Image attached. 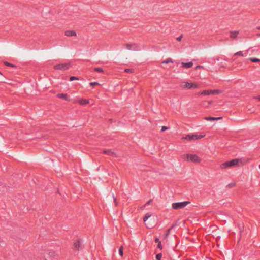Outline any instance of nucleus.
Instances as JSON below:
<instances>
[{
	"mask_svg": "<svg viewBox=\"0 0 260 260\" xmlns=\"http://www.w3.org/2000/svg\"><path fill=\"white\" fill-rule=\"evenodd\" d=\"M180 87L182 88L185 89H191V88H196L197 87V84L192 83H189L188 82H183L180 84Z\"/></svg>",
	"mask_w": 260,
	"mask_h": 260,
	"instance_id": "423d86ee",
	"label": "nucleus"
},
{
	"mask_svg": "<svg viewBox=\"0 0 260 260\" xmlns=\"http://www.w3.org/2000/svg\"><path fill=\"white\" fill-rule=\"evenodd\" d=\"M190 203L189 201L174 203L172 204V208L175 210L182 209L190 204Z\"/></svg>",
	"mask_w": 260,
	"mask_h": 260,
	"instance_id": "7ed1b4c3",
	"label": "nucleus"
},
{
	"mask_svg": "<svg viewBox=\"0 0 260 260\" xmlns=\"http://www.w3.org/2000/svg\"><path fill=\"white\" fill-rule=\"evenodd\" d=\"M65 35L67 37L76 36V32L75 30H67L65 31Z\"/></svg>",
	"mask_w": 260,
	"mask_h": 260,
	"instance_id": "9b49d317",
	"label": "nucleus"
},
{
	"mask_svg": "<svg viewBox=\"0 0 260 260\" xmlns=\"http://www.w3.org/2000/svg\"><path fill=\"white\" fill-rule=\"evenodd\" d=\"M57 255L55 251H50L45 254L44 258L45 260H52V259L55 258Z\"/></svg>",
	"mask_w": 260,
	"mask_h": 260,
	"instance_id": "0eeeda50",
	"label": "nucleus"
},
{
	"mask_svg": "<svg viewBox=\"0 0 260 260\" xmlns=\"http://www.w3.org/2000/svg\"><path fill=\"white\" fill-rule=\"evenodd\" d=\"M157 248L160 249H162V245H161V242H159L158 245H157Z\"/></svg>",
	"mask_w": 260,
	"mask_h": 260,
	"instance_id": "2f4dec72",
	"label": "nucleus"
},
{
	"mask_svg": "<svg viewBox=\"0 0 260 260\" xmlns=\"http://www.w3.org/2000/svg\"><path fill=\"white\" fill-rule=\"evenodd\" d=\"M90 85L92 86H93L95 85H99V83L98 82H90Z\"/></svg>",
	"mask_w": 260,
	"mask_h": 260,
	"instance_id": "7c9ffc66",
	"label": "nucleus"
},
{
	"mask_svg": "<svg viewBox=\"0 0 260 260\" xmlns=\"http://www.w3.org/2000/svg\"><path fill=\"white\" fill-rule=\"evenodd\" d=\"M56 96L57 98L63 99L66 101L69 100V97L66 93H59Z\"/></svg>",
	"mask_w": 260,
	"mask_h": 260,
	"instance_id": "f8f14e48",
	"label": "nucleus"
},
{
	"mask_svg": "<svg viewBox=\"0 0 260 260\" xmlns=\"http://www.w3.org/2000/svg\"><path fill=\"white\" fill-rule=\"evenodd\" d=\"M236 185V184L234 182H232L228 184L226 186V188H232Z\"/></svg>",
	"mask_w": 260,
	"mask_h": 260,
	"instance_id": "412c9836",
	"label": "nucleus"
},
{
	"mask_svg": "<svg viewBox=\"0 0 260 260\" xmlns=\"http://www.w3.org/2000/svg\"><path fill=\"white\" fill-rule=\"evenodd\" d=\"M126 48L129 50H139V47L136 44H126Z\"/></svg>",
	"mask_w": 260,
	"mask_h": 260,
	"instance_id": "9d476101",
	"label": "nucleus"
},
{
	"mask_svg": "<svg viewBox=\"0 0 260 260\" xmlns=\"http://www.w3.org/2000/svg\"><path fill=\"white\" fill-rule=\"evenodd\" d=\"M221 117H206L205 119L208 121H214L215 120H218L221 119Z\"/></svg>",
	"mask_w": 260,
	"mask_h": 260,
	"instance_id": "dca6fc26",
	"label": "nucleus"
},
{
	"mask_svg": "<svg viewBox=\"0 0 260 260\" xmlns=\"http://www.w3.org/2000/svg\"><path fill=\"white\" fill-rule=\"evenodd\" d=\"M172 62H173V60H172V59L170 58H167L166 60L163 61L162 62V63L168 64L169 63H172Z\"/></svg>",
	"mask_w": 260,
	"mask_h": 260,
	"instance_id": "6ab92c4d",
	"label": "nucleus"
},
{
	"mask_svg": "<svg viewBox=\"0 0 260 260\" xmlns=\"http://www.w3.org/2000/svg\"><path fill=\"white\" fill-rule=\"evenodd\" d=\"M82 243V240H77L74 244V249L78 251L82 249L83 248Z\"/></svg>",
	"mask_w": 260,
	"mask_h": 260,
	"instance_id": "1a4fd4ad",
	"label": "nucleus"
},
{
	"mask_svg": "<svg viewBox=\"0 0 260 260\" xmlns=\"http://www.w3.org/2000/svg\"><path fill=\"white\" fill-rule=\"evenodd\" d=\"M143 220L144 222H146V219H147V218H146V214H145L144 216H143Z\"/></svg>",
	"mask_w": 260,
	"mask_h": 260,
	"instance_id": "f704fd0d",
	"label": "nucleus"
},
{
	"mask_svg": "<svg viewBox=\"0 0 260 260\" xmlns=\"http://www.w3.org/2000/svg\"><path fill=\"white\" fill-rule=\"evenodd\" d=\"M113 200H114V201L115 203V205H117V203L116 202V198L114 197V195L113 194Z\"/></svg>",
	"mask_w": 260,
	"mask_h": 260,
	"instance_id": "72a5a7b5",
	"label": "nucleus"
},
{
	"mask_svg": "<svg viewBox=\"0 0 260 260\" xmlns=\"http://www.w3.org/2000/svg\"><path fill=\"white\" fill-rule=\"evenodd\" d=\"M257 29L260 30V26H257L256 28Z\"/></svg>",
	"mask_w": 260,
	"mask_h": 260,
	"instance_id": "a19ab883",
	"label": "nucleus"
},
{
	"mask_svg": "<svg viewBox=\"0 0 260 260\" xmlns=\"http://www.w3.org/2000/svg\"><path fill=\"white\" fill-rule=\"evenodd\" d=\"M170 230H171V229H168V230L167 231V234H166V236H167L169 234V233H170Z\"/></svg>",
	"mask_w": 260,
	"mask_h": 260,
	"instance_id": "c9c22d12",
	"label": "nucleus"
},
{
	"mask_svg": "<svg viewBox=\"0 0 260 260\" xmlns=\"http://www.w3.org/2000/svg\"><path fill=\"white\" fill-rule=\"evenodd\" d=\"M254 98L260 101V95L255 96Z\"/></svg>",
	"mask_w": 260,
	"mask_h": 260,
	"instance_id": "e433bc0d",
	"label": "nucleus"
},
{
	"mask_svg": "<svg viewBox=\"0 0 260 260\" xmlns=\"http://www.w3.org/2000/svg\"><path fill=\"white\" fill-rule=\"evenodd\" d=\"M182 38V35L180 36L177 38V40L178 41H180Z\"/></svg>",
	"mask_w": 260,
	"mask_h": 260,
	"instance_id": "473e14b6",
	"label": "nucleus"
},
{
	"mask_svg": "<svg viewBox=\"0 0 260 260\" xmlns=\"http://www.w3.org/2000/svg\"><path fill=\"white\" fill-rule=\"evenodd\" d=\"M234 55L235 56H244V54H243L242 51H240L239 52H237L235 53L234 54Z\"/></svg>",
	"mask_w": 260,
	"mask_h": 260,
	"instance_id": "4be33fe9",
	"label": "nucleus"
},
{
	"mask_svg": "<svg viewBox=\"0 0 260 260\" xmlns=\"http://www.w3.org/2000/svg\"><path fill=\"white\" fill-rule=\"evenodd\" d=\"M152 200H150L148 201H147V205H149L151 203V202H152Z\"/></svg>",
	"mask_w": 260,
	"mask_h": 260,
	"instance_id": "4c0bfd02",
	"label": "nucleus"
},
{
	"mask_svg": "<svg viewBox=\"0 0 260 260\" xmlns=\"http://www.w3.org/2000/svg\"><path fill=\"white\" fill-rule=\"evenodd\" d=\"M193 66V63L191 62H187V63H182V66L183 67L186 68L187 69L191 68Z\"/></svg>",
	"mask_w": 260,
	"mask_h": 260,
	"instance_id": "2eb2a0df",
	"label": "nucleus"
},
{
	"mask_svg": "<svg viewBox=\"0 0 260 260\" xmlns=\"http://www.w3.org/2000/svg\"><path fill=\"white\" fill-rule=\"evenodd\" d=\"M169 129V127H167L166 126H162L161 127V132H164L166 130H167V129Z\"/></svg>",
	"mask_w": 260,
	"mask_h": 260,
	"instance_id": "cd10ccee",
	"label": "nucleus"
},
{
	"mask_svg": "<svg viewBox=\"0 0 260 260\" xmlns=\"http://www.w3.org/2000/svg\"><path fill=\"white\" fill-rule=\"evenodd\" d=\"M196 68H203V67L200 65L197 66Z\"/></svg>",
	"mask_w": 260,
	"mask_h": 260,
	"instance_id": "58836bf2",
	"label": "nucleus"
},
{
	"mask_svg": "<svg viewBox=\"0 0 260 260\" xmlns=\"http://www.w3.org/2000/svg\"><path fill=\"white\" fill-rule=\"evenodd\" d=\"M212 94H216L221 92L219 90H212Z\"/></svg>",
	"mask_w": 260,
	"mask_h": 260,
	"instance_id": "c85d7f7f",
	"label": "nucleus"
},
{
	"mask_svg": "<svg viewBox=\"0 0 260 260\" xmlns=\"http://www.w3.org/2000/svg\"><path fill=\"white\" fill-rule=\"evenodd\" d=\"M94 71L95 72H100V73H102V72H104L103 69L101 68H99V67L95 68L94 69Z\"/></svg>",
	"mask_w": 260,
	"mask_h": 260,
	"instance_id": "aec40b11",
	"label": "nucleus"
},
{
	"mask_svg": "<svg viewBox=\"0 0 260 260\" xmlns=\"http://www.w3.org/2000/svg\"><path fill=\"white\" fill-rule=\"evenodd\" d=\"M239 161L240 159L238 158L234 159L230 161H228L222 163V164H221L220 167L222 169H225L231 167L235 166L238 165Z\"/></svg>",
	"mask_w": 260,
	"mask_h": 260,
	"instance_id": "f257e3e1",
	"label": "nucleus"
},
{
	"mask_svg": "<svg viewBox=\"0 0 260 260\" xmlns=\"http://www.w3.org/2000/svg\"><path fill=\"white\" fill-rule=\"evenodd\" d=\"M103 153L110 156H116V153L112 151L111 150H105L103 151Z\"/></svg>",
	"mask_w": 260,
	"mask_h": 260,
	"instance_id": "4468645a",
	"label": "nucleus"
},
{
	"mask_svg": "<svg viewBox=\"0 0 260 260\" xmlns=\"http://www.w3.org/2000/svg\"><path fill=\"white\" fill-rule=\"evenodd\" d=\"M239 31H232L230 32V36L232 39H235L237 38V35L239 34Z\"/></svg>",
	"mask_w": 260,
	"mask_h": 260,
	"instance_id": "ddd939ff",
	"label": "nucleus"
},
{
	"mask_svg": "<svg viewBox=\"0 0 260 260\" xmlns=\"http://www.w3.org/2000/svg\"><path fill=\"white\" fill-rule=\"evenodd\" d=\"M212 92H213L212 90H204L201 93V94L205 95H210V94H212Z\"/></svg>",
	"mask_w": 260,
	"mask_h": 260,
	"instance_id": "f3484780",
	"label": "nucleus"
},
{
	"mask_svg": "<svg viewBox=\"0 0 260 260\" xmlns=\"http://www.w3.org/2000/svg\"><path fill=\"white\" fill-rule=\"evenodd\" d=\"M204 137L203 135H197V134H193V135H186L184 138L187 140H197L199 139H201Z\"/></svg>",
	"mask_w": 260,
	"mask_h": 260,
	"instance_id": "6e6552de",
	"label": "nucleus"
},
{
	"mask_svg": "<svg viewBox=\"0 0 260 260\" xmlns=\"http://www.w3.org/2000/svg\"><path fill=\"white\" fill-rule=\"evenodd\" d=\"M134 71V70L133 69H126L124 70V72L126 73H133Z\"/></svg>",
	"mask_w": 260,
	"mask_h": 260,
	"instance_id": "b1692460",
	"label": "nucleus"
},
{
	"mask_svg": "<svg viewBox=\"0 0 260 260\" xmlns=\"http://www.w3.org/2000/svg\"><path fill=\"white\" fill-rule=\"evenodd\" d=\"M118 252H119V254L120 255H121V256L123 255V247L122 246H121L119 248Z\"/></svg>",
	"mask_w": 260,
	"mask_h": 260,
	"instance_id": "a878e982",
	"label": "nucleus"
},
{
	"mask_svg": "<svg viewBox=\"0 0 260 260\" xmlns=\"http://www.w3.org/2000/svg\"><path fill=\"white\" fill-rule=\"evenodd\" d=\"M252 62H260V59L255 57H251L249 59Z\"/></svg>",
	"mask_w": 260,
	"mask_h": 260,
	"instance_id": "a211bd4d",
	"label": "nucleus"
},
{
	"mask_svg": "<svg viewBox=\"0 0 260 260\" xmlns=\"http://www.w3.org/2000/svg\"><path fill=\"white\" fill-rule=\"evenodd\" d=\"M159 242H160L159 240V239L158 238H156L155 242H158L159 243Z\"/></svg>",
	"mask_w": 260,
	"mask_h": 260,
	"instance_id": "ea45409f",
	"label": "nucleus"
},
{
	"mask_svg": "<svg viewBox=\"0 0 260 260\" xmlns=\"http://www.w3.org/2000/svg\"><path fill=\"white\" fill-rule=\"evenodd\" d=\"M89 103V101L87 100H82L80 102V104L82 105H86Z\"/></svg>",
	"mask_w": 260,
	"mask_h": 260,
	"instance_id": "5701e85b",
	"label": "nucleus"
},
{
	"mask_svg": "<svg viewBox=\"0 0 260 260\" xmlns=\"http://www.w3.org/2000/svg\"><path fill=\"white\" fill-rule=\"evenodd\" d=\"M0 74H1V75H2V73H1V72H0Z\"/></svg>",
	"mask_w": 260,
	"mask_h": 260,
	"instance_id": "79ce46f5",
	"label": "nucleus"
},
{
	"mask_svg": "<svg viewBox=\"0 0 260 260\" xmlns=\"http://www.w3.org/2000/svg\"><path fill=\"white\" fill-rule=\"evenodd\" d=\"M162 257V254L161 253H158L156 255V258L157 260H160Z\"/></svg>",
	"mask_w": 260,
	"mask_h": 260,
	"instance_id": "bb28decb",
	"label": "nucleus"
},
{
	"mask_svg": "<svg viewBox=\"0 0 260 260\" xmlns=\"http://www.w3.org/2000/svg\"><path fill=\"white\" fill-rule=\"evenodd\" d=\"M4 64L7 66H10L12 67H16V66L14 64H11L7 61H5Z\"/></svg>",
	"mask_w": 260,
	"mask_h": 260,
	"instance_id": "393cba45",
	"label": "nucleus"
},
{
	"mask_svg": "<svg viewBox=\"0 0 260 260\" xmlns=\"http://www.w3.org/2000/svg\"><path fill=\"white\" fill-rule=\"evenodd\" d=\"M79 80V79L75 77V76H71L70 78V81H72L73 80Z\"/></svg>",
	"mask_w": 260,
	"mask_h": 260,
	"instance_id": "c756f323",
	"label": "nucleus"
},
{
	"mask_svg": "<svg viewBox=\"0 0 260 260\" xmlns=\"http://www.w3.org/2000/svg\"><path fill=\"white\" fill-rule=\"evenodd\" d=\"M72 66L71 62H67L65 63H60L54 66V68L56 70H68Z\"/></svg>",
	"mask_w": 260,
	"mask_h": 260,
	"instance_id": "20e7f679",
	"label": "nucleus"
},
{
	"mask_svg": "<svg viewBox=\"0 0 260 260\" xmlns=\"http://www.w3.org/2000/svg\"><path fill=\"white\" fill-rule=\"evenodd\" d=\"M186 158L188 161L194 163L200 162L201 160L200 157L195 154H187L186 155Z\"/></svg>",
	"mask_w": 260,
	"mask_h": 260,
	"instance_id": "39448f33",
	"label": "nucleus"
},
{
	"mask_svg": "<svg viewBox=\"0 0 260 260\" xmlns=\"http://www.w3.org/2000/svg\"><path fill=\"white\" fill-rule=\"evenodd\" d=\"M147 220H149V223H147V229H152L155 226L157 221L156 217L149 215L147 213Z\"/></svg>",
	"mask_w": 260,
	"mask_h": 260,
	"instance_id": "f03ea898",
	"label": "nucleus"
}]
</instances>
